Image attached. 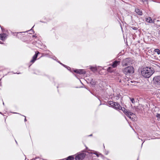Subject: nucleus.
<instances>
[{
  "label": "nucleus",
  "mask_w": 160,
  "mask_h": 160,
  "mask_svg": "<svg viewBox=\"0 0 160 160\" xmlns=\"http://www.w3.org/2000/svg\"><path fill=\"white\" fill-rule=\"evenodd\" d=\"M135 11L138 15H142V10H141L138 8L136 9Z\"/></svg>",
  "instance_id": "nucleus-12"
},
{
  "label": "nucleus",
  "mask_w": 160,
  "mask_h": 160,
  "mask_svg": "<svg viewBox=\"0 0 160 160\" xmlns=\"http://www.w3.org/2000/svg\"><path fill=\"white\" fill-rule=\"evenodd\" d=\"M95 96H96V97H97V98H98V99L100 100V97L99 96V95L97 93H96V94H95Z\"/></svg>",
  "instance_id": "nucleus-22"
},
{
  "label": "nucleus",
  "mask_w": 160,
  "mask_h": 160,
  "mask_svg": "<svg viewBox=\"0 0 160 160\" xmlns=\"http://www.w3.org/2000/svg\"><path fill=\"white\" fill-rule=\"evenodd\" d=\"M60 64L62 65L64 67H65V65H64L62 63H60Z\"/></svg>",
  "instance_id": "nucleus-26"
},
{
  "label": "nucleus",
  "mask_w": 160,
  "mask_h": 160,
  "mask_svg": "<svg viewBox=\"0 0 160 160\" xmlns=\"http://www.w3.org/2000/svg\"><path fill=\"white\" fill-rule=\"evenodd\" d=\"M3 105H4V103L3 102Z\"/></svg>",
  "instance_id": "nucleus-31"
},
{
  "label": "nucleus",
  "mask_w": 160,
  "mask_h": 160,
  "mask_svg": "<svg viewBox=\"0 0 160 160\" xmlns=\"http://www.w3.org/2000/svg\"><path fill=\"white\" fill-rule=\"evenodd\" d=\"M100 155H101V157H102L103 156V155L102 154H101Z\"/></svg>",
  "instance_id": "nucleus-28"
},
{
  "label": "nucleus",
  "mask_w": 160,
  "mask_h": 160,
  "mask_svg": "<svg viewBox=\"0 0 160 160\" xmlns=\"http://www.w3.org/2000/svg\"><path fill=\"white\" fill-rule=\"evenodd\" d=\"M74 71L77 73L80 74H83L86 73V72L84 69H76Z\"/></svg>",
  "instance_id": "nucleus-8"
},
{
  "label": "nucleus",
  "mask_w": 160,
  "mask_h": 160,
  "mask_svg": "<svg viewBox=\"0 0 160 160\" xmlns=\"http://www.w3.org/2000/svg\"><path fill=\"white\" fill-rule=\"evenodd\" d=\"M113 108H114L118 110H121V108H122V107L118 104V103L117 102H115L114 105L113 106Z\"/></svg>",
  "instance_id": "nucleus-10"
},
{
  "label": "nucleus",
  "mask_w": 160,
  "mask_h": 160,
  "mask_svg": "<svg viewBox=\"0 0 160 160\" xmlns=\"http://www.w3.org/2000/svg\"><path fill=\"white\" fill-rule=\"evenodd\" d=\"M74 157L73 156H70L68 157L66 160H73Z\"/></svg>",
  "instance_id": "nucleus-15"
},
{
  "label": "nucleus",
  "mask_w": 160,
  "mask_h": 160,
  "mask_svg": "<svg viewBox=\"0 0 160 160\" xmlns=\"http://www.w3.org/2000/svg\"><path fill=\"white\" fill-rule=\"evenodd\" d=\"M121 110H122L124 113L130 118H131L130 116L133 114V113L130 112L129 111H127L125 108L122 107Z\"/></svg>",
  "instance_id": "nucleus-5"
},
{
  "label": "nucleus",
  "mask_w": 160,
  "mask_h": 160,
  "mask_svg": "<svg viewBox=\"0 0 160 160\" xmlns=\"http://www.w3.org/2000/svg\"><path fill=\"white\" fill-rule=\"evenodd\" d=\"M137 160H138V159Z\"/></svg>",
  "instance_id": "nucleus-33"
},
{
  "label": "nucleus",
  "mask_w": 160,
  "mask_h": 160,
  "mask_svg": "<svg viewBox=\"0 0 160 160\" xmlns=\"http://www.w3.org/2000/svg\"><path fill=\"white\" fill-rule=\"evenodd\" d=\"M132 61L130 58H126L122 61V65L123 67L130 65Z\"/></svg>",
  "instance_id": "nucleus-4"
},
{
  "label": "nucleus",
  "mask_w": 160,
  "mask_h": 160,
  "mask_svg": "<svg viewBox=\"0 0 160 160\" xmlns=\"http://www.w3.org/2000/svg\"><path fill=\"white\" fill-rule=\"evenodd\" d=\"M113 68L111 67H108L107 68V71L110 72H114V70L113 69Z\"/></svg>",
  "instance_id": "nucleus-14"
},
{
  "label": "nucleus",
  "mask_w": 160,
  "mask_h": 160,
  "mask_svg": "<svg viewBox=\"0 0 160 160\" xmlns=\"http://www.w3.org/2000/svg\"><path fill=\"white\" fill-rule=\"evenodd\" d=\"M123 72L126 75L132 74L134 72V69L132 66H128L122 70Z\"/></svg>",
  "instance_id": "nucleus-2"
},
{
  "label": "nucleus",
  "mask_w": 160,
  "mask_h": 160,
  "mask_svg": "<svg viewBox=\"0 0 160 160\" xmlns=\"http://www.w3.org/2000/svg\"><path fill=\"white\" fill-rule=\"evenodd\" d=\"M39 53V52H36L35 55L33 56L32 59L30 61V62L31 63V65L36 60V59L37 58L38 55V54Z\"/></svg>",
  "instance_id": "nucleus-7"
},
{
  "label": "nucleus",
  "mask_w": 160,
  "mask_h": 160,
  "mask_svg": "<svg viewBox=\"0 0 160 160\" xmlns=\"http://www.w3.org/2000/svg\"><path fill=\"white\" fill-rule=\"evenodd\" d=\"M86 156V154L84 153H81L77 155L75 158L76 160H82Z\"/></svg>",
  "instance_id": "nucleus-6"
},
{
  "label": "nucleus",
  "mask_w": 160,
  "mask_h": 160,
  "mask_svg": "<svg viewBox=\"0 0 160 160\" xmlns=\"http://www.w3.org/2000/svg\"><path fill=\"white\" fill-rule=\"evenodd\" d=\"M32 160H35V158H33Z\"/></svg>",
  "instance_id": "nucleus-29"
},
{
  "label": "nucleus",
  "mask_w": 160,
  "mask_h": 160,
  "mask_svg": "<svg viewBox=\"0 0 160 160\" xmlns=\"http://www.w3.org/2000/svg\"><path fill=\"white\" fill-rule=\"evenodd\" d=\"M68 68H70L69 67H68Z\"/></svg>",
  "instance_id": "nucleus-32"
},
{
  "label": "nucleus",
  "mask_w": 160,
  "mask_h": 160,
  "mask_svg": "<svg viewBox=\"0 0 160 160\" xmlns=\"http://www.w3.org/2000/svg\"><path fill=\"white\" fill-rule=\"evenodd\" d=\"M21 32H15V33H17V34H20Z\"/></svg>",
  "instance_id": "nucleus-25"
},
{
  "label": "nucleus",
  "mask_w": 160,
  "mask_h": 160,
  "mask_svg": "<svg viewBox=\"0 0 160 160\" xmlns=\"http://www.w3.org/2000/svg\"><path fill=\"white\" fill-rule=\"evenodd\" d=\"M154 70L152 67H146L142 70L141 74L144 78H149L154 73Z\"/></svg>",
  "instance_id": "nucleus-1"
},
{
  "label": "nucleus",
  "mask_w": 160,
  "mask_h": 160,
  "mask_svg": "<svg viewBox=\"0 0 160 160\" xmlns=\"http://www.w3.org/2000/svg\"><path fill=\"white\" fill-rule=\"evenodd\" d=\"M154 51L155 52H156L158 55L160 54V50L158 48L155 49Z\"/></svg>",
  "instance_id": "nucleus-17"
},
{
  "label": "nucleus",
  "mask_w": 160,
  "mask_h": 160,
  "mask_svg": "<svg viewBox=\"0 0 160 160\" xmlns=\"http://www.w3.org/2000/svg\"><path fill=\"white\" fill-rule=\"evenodd\" d=\"M130 99L132 103H134L135 102V101L134 100V99L133 98H130Z\"/></svg>",
  "instance_id": "nucleus-20"
},
{
  "label": "nucleus",
  "mask_w": 160,
  "mask_h": 160,
  "mask_svg": "<svg viewBox=\"0 0 160 160\" xmlns=\"http://www.w3.org/2000/svg\"><path fill=\"white\" fill-rule=\"evenodd\" d=\"M120 61H115L113 62L112 66L113 68H115L117 66L119 65L120 64Z\"/></svg>",
  "instance_id": "nucleus-9"
},
{
  "label": "nucleus",
  "mask_w": 160,
  "mask_h": 160,
  "mask_svg": "<svg viewBox=\"0 0 160 160\" xmlns=\"http://www.w3.org/2000/svg\"><path fill=\"white\" fill-rule=\"evenodd\" d=\"M153 84L156 87L160 86V76H156L153 79Z\"/></svg>",
  "instance_id": "nucleus-3"
},
{
  "label": "nucleus",
  "mask_w": 160,
  "mask_h": 160,
  "mask_svg": "<svg viewBox=\"0 0 160 160\" xmlns=\"http://www.w3.org/2000/svg\"><path fill=\"white\" fill-rule=\"evenodd\" d=\"M115 103V102H114L112 101H109L108 103L109 104L111 105V106L112 107H113V106L114 105V104Z\"/></svg>",
  "instance_id": "nucleus-16"
},
{
  "label": "nucleus",
  "mask_w": 160,
  "mask_h": 160,
  "mask_svg": "<svg viewBox=\"0 0 160 160\" xmlns=\"http://www.w3.org/2000/svg\"><path fill=\"white\" fill-rule=\"evenodd\" d=\"M92 136V134H91V135H89V136Z\"/></svg>",
  "instance_id": "nucleus-30"
},
{
  "label": "nucleus",
  "mask_w": 160,
  "mask_h": 160,
  "mask_svg": "<svg viewBox=\"0 0 160 160\" xmlns=\"http://www.w3.org/2000/svg\"><path fill=\"white\" fill-rule=\"evenodd\" d=\"M24 121H25V122L27 121V120H26V118L25 117V118L24 119Z\"/></svg>",
  "instance_id": "nucleus-27"
},
{
  "label": "nucleus",
  "mask_w": 160,
  "mask_h": 160,
  "mask_svg": "<svg viewBox=\"0 0 160 160\" xmlns=\"http://www.w3.org/2000/svg\"><path fill=\"white\" fill-rule=\"evenodd\" d=\"M6 34L4 33H3L2 34H0V39L3 41L6 39Z\"/></svg>",
  "instance_id": "nucleus-11"
},
{
  "label": "nucleus",
  "mask_w": 160,
  "mask_h": 160,
  "mask_svg": "<svg viewBox=\"0 0 160 160\" xmlns=\"http://www.w3.org/2000/svg\"><path fill=\"white\" fill-rule=\"evenodd\" d=\"M146 21L147 22L150 23H154V20H152L151 18L150 17H149L147 18H146Z\"/></svg>",
  "instance_id": "nucleus-13"
},
{
  "label": "nucleus",
  "mask_w": 160,
  "mask_h": 160,
  "mask_svg": "<svg viewBox=\"0 0 160 160\" xmlns=\"http://www.w3.org/2000/svg\"><path fill=\"white\" fill-rule=\"evenodd\" d=\"M91 69L93 71H95L97 70L96 68H91Z\"/></svg>",
  "instance_id": "nucleus-23"
},
{
  "label": "nucleus",
  "mask_w": 160,
  "mask_h": 160,
  "mask_svg": "<svg viewBox=\"0 0 160 160\" xmlns=\"http://www.w3.org/2000/svg\"><path fill=\"white\" fill-rule=\"evenodd\" d=\"M134 108L135 110L137 111H138L140 110L139 108H138V106H134L133 108Z\"/></svg>",
  "instance_id": "nucleus-18"
},
{
  "label": "nucleus",
  "mask_w": 160,
  "mask_h": 160,
  "mask_svg": "<svg viewBox=\"0 0 160 160\" xmlns=\"http://www.w3.org/2000/svg\"><path fill=\"white\" fill-rule=\"evenodd\" d=\"M156 117L158 118V119H159L160 120V114L159 113H157L156 115Z\"/></svg>",
  "instance_id": "nucleus-21"
},
{
  "label": "nucleus",
  "mask_w": 160,
  "mask_h": 160,
  "mask_svg": "<svg viewBox=\"0 0 160 160\" xmlns=\"http://www.w3.org/2000/svg\"><path fill=\"white\" fill-rule=\"evenodd\" d=\"M132 28L134 30H136L137 29V28L135 27H132Z\"/></svg>",
  "instance_id": "nucleus-24"
},
{
  "label": "nucleus",
  "mask_w": 160,
  "mask_h": 160,
  "mask_svg": "<svg viewBox=\"0 0 160 160\" xmlns=\"http://www.w3.org/2000/svg\"><path fill=\"white\" fill-rule=\"evenodd\" d=\"M93 153L94 154L96 155V156H97V157H98L99 156V154L96 151H94Z\"/></svg>",
  "instance_id": "nucleus-19"
}]
</instances>
